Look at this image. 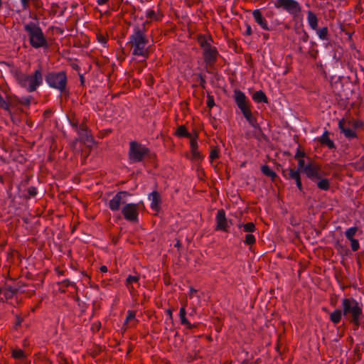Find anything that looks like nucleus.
Here are the masks:
<instances>
[{"label":"nucleus","mask_w":364,"mask_h":364,"mask_svg":"<svg viewBox=\"0 0 364 364\" xmlns=\"http://www.w3.org/2000/svg\"><path fill=\"white\" fill-rule=\"evenodd\" d=\"M343 314L350 317V322L355 326L360 325V318L362 315V308L356 300L353 298H346L342 300Z\"/></svg>","instance_id":"nucleus-3"},{"label":"nucleus","mask_w":364,"mask_h":364,"mask_svg":"<svg viewBox=\"0 0 364 364\" xmlns=\"http://www.w3.org/2000/svg\"><path fill=\"white\" fill-rule=\"evenodd\" d=\"M97 40L99 42H100L103 44H105L107 43V38L102 34L97 35Z\"/></svg>","instance_id":"nucleus-47"},{"label":"nucleus","mask_w":364,"mask_h":364,"mask_svg":"<svg viewBox=\"0 0 364 364\" xmlns=\"http://www.w3.org/2000/svg\"><path fill=\"white\" fill-rule=\"evenodd\" d=\"M306 165L305 164V161L303 159H299L298 161V170H301L303 172L305 171V168Z\"/></svg>","instance_id":"nucleus-38"},{"label":"nucleus","mask_w":364,"mask_h":364,"mask_svg":"<svg viewBox=\"0 0 364 364\" xmlns=\"http://www.w3.org/2000/svg\"><path fill=\"white\" fill-rule=\"evenodd\" d=\"M176 135L180 137H187L191 139V134L188 132L185 126L181 125L180 126L176 131Z\"/></svg>","instance_id":"nucleus-26"},{"label":"nucleus","mask_w":364,"mask_h":364,"mask_svg":"<svg viewBox=\"0 0 364 364\" xmlns=\"http://www.w3.org/2000/svg\"><path fill=\"white\" fill-rule=\"evenodd\" d=\"M207 105L210 108H212L215 105L214 98L210 95H208Z\"/></svg>","instance_id":"nucleus-43"},{"label":"nucleus","mask_w":364,"mask_h":364,"mask_svg":"<svg viewBox=\"0 0 364 364\" xmlns=\"http://www.w3.org/2000/svg\"><path fill=\"white\" fill-rule=\"evenodd\" d=\"M317 34L319 38L322 40H328V29L327 27H323L317 30Z\"/></svg>","instance_id":"nucleus-28"},{"label":"nucleus","mask_w":364,"mask_h":364,"mask_svg":"<svg viewBox=\"0 0 364 364\" xmlns=\"http://www.w3.org/2000/svg\"><path fill=\"white\" fill-rule=\"evenodd\" d=\"M25 31L28 33L29 43L35 48L48 47L47 40L41 28L35 23L30 22L24 26Z\"/></svg>","instance_id":"nucleus-2"},{"label":"nucleus","mask_w":364,"mask_h":364,"mask_svg":"<svg viewBox=\"0 0 364 364\" xmlns=\"http://www.w3.org/2000/svg\"><path fill=\"white\" fill-rule=\"evenodd\" d=\"M18 83L29 92L36 90V87L42 82V73L40 70H36L33 75L19 73L16 75Z\"/></svg>","instance_id":"nucleus-4"},{"label":"nucleus","mask_w":364,"mask_h":364,"mask_svg":"<svg viewBox=\"0 0 364 364\" xmlns=\"http://www.w3.org/2000/svg\"><path fill=\"white\" fill-rule=\"evenodd\" d=\"M342 314L343 311L340 309L335 310L330 315L331 321L335 324L338 323L341 320Z\"/></svg>","instance_id":"nucleus-25"},{"label":"nucleus","mask_w":364,"mask_h":364,"mask_svg":"<svg viewBox=\"0 0 364 364\" xmlns=\"http://www.w3.org/2000/svg\"><path fill=\"white\" fill-rule=\"evenodd\" d=\"M317 186L318 188L327 191L330 188V183L328 179L323 178V179H319V181L317 183Z\"/></svg>","instance_id":"nucleus-27"},{"label":"nucleus","mask_w":364,"mask_h":364,"mask_svg":"<svg viewBox=\"0 0 364 364\" xmlns=\"http://www.w3.org/2000/svg\"><path fill=\"white\" fill-rule=\"evenodd\" d=\"M166 313L169 316V319L171 322H173V316H172V310L168 309L166 310Z\"/></svg>","instance_id":"nucleus-53"},{"label":"nucleus","mask_w":364,"mask_h":364,"mask_svg":"<svg viewBox=\"0 0 364 364\" xmlns=\"http://www.w3.org/2000/svg\"><path fill=\"white\" fill-rule=\"evenodd\" d=\"M138 281L139 277L129 275L127 279V285L129 287V284H131L132 282H137Z\"/></svg>","instance_id":"nucleus-39"},{"label":"nucleus","mask_w":364,"mask_h":364,"mask_svg":"<svg viewBox=\"0 0 364 364\" xmlns=\"http://www.w3.org/2000/svg\"><path fill=\"white\" fill-rule=\"evenodd\" d=\"M100 271L102 272H107V267L105 265L101 266Z\"/></svg>","instance_id":"nucleus-57"},{"label":"nucleus","mask_w":364,"mask_h":364,"mask_svg":"<svg viewBox=\"0 0 364 364\" xmlns=\"http://www.w3.org/2000/svg\"><path fill=\"white\" fill-rule=\"evenodd\" d=\"M252 99L256 102H258V103H260V102L267 103L268 102V99H267L265 93L262 90L255 92L252 95Z\"/></svg>","instance_id":"nucleus-22"},{"label":"nucleus","mask_w":364,"mask_h":364,"mask_svg":"<svg viewBox=\"0 0 364 364\" xmlns=\"http://www.w3.org/2000/svg\"><path fill=\"white\" fill-rule=\"evenodd\" d=\"M130 196V193L127 191L118 192L114 198L109 201V207L112 211H117L119 210L120 205L126 203L125 198Z\"/></svg>","instance_id":"nucleus-11"},{"label":"nucleus","mask_w":364,"mask_h":364,"mask_svg":"<svg viewBox=\"0 0 364 364\" xmlns=\"http://www.w3.org/2000/svg\"><path fill=\"white\" fill-rule=\"evenodd\" d=\"M245 242L248 245H252L255 242V237L252 234H247L245 236Z\"/></svg>","instance_id":"nucleus-35"},{"label":"nucleus","mask_w":364,"mask_h":364,"mask_svg":"<svg viewBox=\"0 0 364 364\" xmlns=\"http://www.w3.org/2000/svg\"><path fill=\"white\" fill-rule=\"evenodd\" d=\"M245 118L247 119V121L249 122V124L255 128V135L259 134L262 133V129L259 125V124L257 122L256 118L253 116L252 111L250 110L247 113L243 115Z\"/></svg>","instance_id":"nucleus-17"},{"label":"nucleus","mask_w":364,"mask_h":364,"mask_svg":"<svg viewBox=\"0 0 364 364\" xmlns=\"http://www.w3.org/2000/svg\"><path fill=\"white\" fill-rule=\"evenodd\" d=\"M80 132H87V126L84 124H80Z\"/></svg>","instance_id":"nucleus-54"},{"label":"nucleus","mask_w":364,"mask_h":364,"mask_svg":"<svg viewBox=\"0 0 364 364\" xmlns=\"http://www.w3.org/2000/svg\"><path fill=\"white\" fill-rule=\"evenodd\" d=\"M80 138L84 142H93V138L87 132H80Z\"/></svg>","instance_id":"nucleus-32"},{"label":"nucleus","mask_w":364,"mask_h":364,"mask_svg":"<svg viewBox=\"0 0 364 364\" xmlns=\"http://www.w3.org/2000/svg\"><path fill=\"white\" fill-rule=\"evenodd\" d=\"M218 51L215 48H209L204 50V60L208 65H213L217 60Z\"/></svg>","instance_id":"nucleus-14"},{"label":"nucleus","mask_w":364,"mask_h":364,"mask_svg":"<svg viewBox=\"0 0 364 364\" xmlns=\"http://www.w3.org/2000/svg\"><path fill=\"white\" fill-rule=\"evenodd\" d=\"M216 230H223L225 232H228V220L225 216V212L223 209H220L218 211L216 215Z\"/></svg>","instance_id":"nucleus-12"},{"label":"nucleus","mask_w":364,"mask_h":364,"mask_svg":"<svg viewBox=\"0 0 364 364\" xmlns=\"http://www.w3.org/2000/svg\"><path fill=\"white\" fill-rule=\"evenodd\" d=\"M149 21H145L142 23L141 26H135L134 27V32L130 36L129 41L127 43L132 48V54L134 55H140L144 58L149 56V50L147 45L149 39L146 35V25Z\"/></svg>","instance_id":"nucleus-1"},{"label":"nucleus","mask_w":364,"mask_h":364,"mask_svg":"<svg viewBox=\"0 0 364 364\" xmlns=\"http://www.w3.org/2000/svg\"><path fill=\"white\" fill-rule=\"evenodd\" d=\"M357 231H358L357 227H353V228H348L346 231L345 235L348 240L354 239L353 236L355 235Z\"/></svg>","instance_id":"nucleus-31"},{"label":"nucleus","mask_w":364,"mask_h":364,"mask_svg":"<svg viewBox=\"0 0 364 364\" xmlns=\"http://www.w3.org/2000/svg\"><path fill=\"white\" fill-rule=\"evenodd\" d=\"M23 6V9L26 10L29 8L31 0H21Z\"/></svg>","instance_id":"nucleus-48"},{"label":"nucleus","mask_w":364,"mask_h":364,"mask_svg":"<svg viewBox=\"0 0 364 364\" xmlns=\"http://www.w3.org/2000/svg\"><path fill=\"white\" fill-rule=\"evenodd\" d=\"M351 242V249L353 251H357L360 246H359V242L357 240L355 239H351V240H349Z\"/></svg>","instance_id":"nucleus-37"},{"label":"nucleus","mask_w":364,"mask_h":364,"mask_svg":"<svg viewBox=\"0 0 364 364\" xmlns=\"http://www.w3.org/2000/svg\"><path fill=\"white\" fill-rule=\"evenodd\" d=\"M196 291H197L196 289H195L193 288H191L190 294H189L190 297H192L193 294L196 293Z\"/></svg>","instance_id":"nucleus-56"},{"label":"nucleus","mask_w":364,"mask_h":364,"mask_svg":"<svg viewBox=\"0 0 364 364\" xmlns=\"http://www.w3.org/2000/svg\"><path fill=\"white\" fill-rule=\"evenodd\" d=\"M318 141L322 145L326 146L330 149L336 148L334 142L329 138V133L328 131L324 132Z\"/></svg>","instance_id":"nucleus-20"},{"label":"nucleus","mask_w":364,"mask_h":364,"mask_svg":"<svg viewBox=\"0 0 364 364\" xmlns=\"http://www.w3.org/2000/svg\"><path fill=\"white\" fill-rule=\"evenodd\" d=\"M231 363H232L231 361L227 360V361L224 362L223 364H231Z\"/></svg>","instance_id":"nucleus-63"},{"label":"nucleus","mask_w":364,"mask_h":364,"mask_svg":"<svg viewBox=\"0 0 364 364\" xmlns=\"http://www.w3.org/2000/svg\"><path fill=\"white\" fill-rule=\"evenodd\" d=\"M12 355L14 358L22 359L25 357V353L22 350H13Z\"/></svg>","instance_id":"nucleus-34"},{"label":"nucleus","mask_w":364,"mask_h":364,"mask_svg":"<svg viewBox=\"0 0 364 364\" xmlns=\"http://www.w3.org/2000/svg\"><path fill=\"white\" fill-rule=\"evenodd\" d=\"M149 198L151 200V208L153 210H159L161 202L160 194L157 191H153L149 194Z\"/></svg>","instance_id":"nucleus-19"},{"label":"nucleus","mask_w":364,"mask_h":364,"mask_svg":"<svg viewBox=\"0 0 364 364\" xmlns=\"http://www.w3.org/2000/svg\"><path fill=\"white\" fill-rule=\"evenodd\" d=\"M198 137V134H196L195 138L191 139V151L192 154V160L198 161H201L203 157L200 152L198 151V142L196 138Z\"/></svg>","instance_id":"nucleus-15"},{"label":"nucleus","mask_w":364,"mask_h":364,"mask_svg":"<svg viewBox=\"0 0 364 364\" xmlns=\"http://www.w3.org/2000/svg\"><path fill=\"white\" fill-rule=\"evenodd\" d=\"M135 318V313L132 311H128V315L127 316V318L125 320V324L127 323L129 321L134 319Z\"/></svg>","instance_id":"nucleus-44"},{"label":"nucleus","mask_w":364,"mask_h":364,"mask_svg":"<svg viewBox=\"0 0 364 364\" xmlns=\"http://www.w3.org/2000/svg\"><path fill=\"white\" fill-rule=\"evenodd\" d=\"M186 311L185 308L181 307L180 309V313H179L181 324L188 323V320L186 317Z\"/></svg>","instance_id":"nucleus-33"},{"label":"nucleus","mask_w":364,"mask_h":364,"mask_svg":"<svg viewBox=\"0 0 364 364\" xmlns=\"http://www.w3.org/2000/svg\"><path fill=\"white\" fill-rule=\"evenodd\" d=\"M262 173L265 175L266 176H268L272 178V180L274 181L275 178L277 177V175L274 171H273L267 165H263L261 167Z\"/></svg>","instance_id":"nucleus-24"},{"label":"nucleus","mask_w":364,"mask_h":364,"mask_svg":"<svg viewBox=\"0 0 364 364\" xmlns=\"http://www.w3.org/2000/svg\"><path fill=\"white\" fill-rule=\"evenodd\" d=\"M109 0H97V2L99 5H103L108 2Z\"/></svg>","instance_id":"nucleus-55"},{"label":"nucleus","mask_w":364,"mask_h":364,"mask_svg":"<svg viewBox=\"0 0 364 364\" xmlns=\"http://www.w3.org/2000/svg\"><path fill=\"white\" fill-rule=\"evenodd\" d=\"M21 323V320H20L19 318L18 319V322H17V325H20Z\"/></svg>","instance_id":"nucleus-64"},{"label":"nucleus","mask_w":364,"mask_h":364,"mask_svg":"<svg viewBox=\"0 0 364 364\" xmlns=\"http://www.w3.org/2000/svg\"><path fill=\"white\" fill-rule=\"evenodd\" d=\"M304 173L309 178L314 181L322 178V171L320 166L314 162H310L306 164L305 171Z\"/></svg>","instance_id":"nucleus-9"},{"label":"nucleus","mask_w":364,"mask_h":364,"mask_svg":"<svg viewBox=\"0 0 364 364\" xmlns=\"http://www.w3.org/2000/svg\"><path fill=\"white\" fill-rule=\"evenodd\" d=\"M274 4L277 9H282L295 16L301 11L299 4L295 0H276Z\"/></svg>","instance_id":"nucleus-7"},{"label":"nucleus","mask_w":364,"mask_h":364,"mask_svg":"<svg viewBox=\"0 0 364 364\" xmlns=\"http://www.w3.org/2000/svg\"><path fill=\"white\" fill-rule=\"evenodd\" d=\"M307 20H308L310 27L313 30H316L317 27H318V18H317L316 14L314 12H312L311 11H308Z\"/></svg>","instance_id":"nucleus-21"},{"label":"nucleus","mask_w":364,"mask_h":364,"mask_svg":"<svg viewBox=\"0 0 364 364\" xmlns=\"http://www.w3.org/2000/svg\"><path fill=\"white\" fill-rule=\"evenodd\" d=\"M71 125L76 129L77 128V122H71Z\"/></svg>","instance_id":"nucleus-60"},{"label":"nucleus","mask_w":364,"mask_h":364,"mask_svg":"<svg viewBox=\"0 0 364 364\" xmlns=\"http://www.w3.org/2000/svg\"><path fill=\"white\" fill-rule=\"evenodd\" d=\"M252 33V28L250 25L247 24V30L245 34L247 36H250Z\"/></svg>","instance_id":"nucleus-51"},{"label":"nucleus","mask_w":364,"mask_h":364,"mask_svg":"<svg viewBox=\"0 0 364 364\" xmlns=\"http://www.w3.org/2000/svg\"><path fill=\"white\" fill-rule=\"evenodd\" d=\"M73 68L74 69H76V70H77V69H78V65H76V64H74V65H73Z\"/></svg>","instance_id":"nucleus-62"},{"label":"nucleus","mask_w":364,"mask_h":364,"mask_svg":"<svg viewBox=\"0 0 364 364\" xmlns=\"http://www.w3.org/2000/svg\"><path fill=\"white\" fill-rule=\"evenodd\" d=\"M219 157V152L218 150L215 149L211 150L210 154V159L211 161H213L215 159H218Z\"/></svg>","instance_id":"nucleus-40"},{"label":"nucleus","mask_w":364,"mask_h":364,"mask_svg":"<svg viewBox=\"0 0 364 364\" xmlns=\"http://www.w3.org/2000/svg\"><path fill=\"white\" fill-rule=\"evenodd\" d=\"M304 156H305V153L304 151H301L299 149H298L294 158L296 159H299L303 158Z\"/></svg>","instance_id":"nucleus-45"},{"label":"nucleus","mask_w":364,"mask_h":364,"mask_svg":"<svg viewBox=\"0 0 364 364\" xmlns=\"http://www.w3.org/2000/svg\"><path fill=\"white\" fill-rule=\"evenodd\" d=\"M62 284L65 287H69V286L75 287V284L72 282H70L68 279H66V280H64L63 282H62Z\"/></svg>","instance_id":"nucleus-50"},{"label":"nucleus","mask_w":364,"mask_h":364,"mask_svg":"<svg viewBox=\"0 0 364 364\" xmlns=\"http://www.w3.org/2000/svg\"><path fill=\"white\" fill-rule=\"evenodd\" d=\"M286 171H283L284 176L288 178L294 180L296 184L297 188L300 191H303V186L301 181L300 172L299 170H295L294 168H289L288 170V176L285 174Z\"/></svg>","instance_id":"nucleus-13"},{"label":"nucleus","mask_w":364,"mask_h":364,"mask_svg":"<svg viewBox=\"0 0 364 364\" xmlns=\"http://www.w3.org/2000/svg\"><path fill=\"white\" fill-rule=\"evenodd\" d=\"M139 205L136 203L126 204L122 209V213L124 218L130 222H136L139 215Z\"/></svg>","instance_id":"nucleus-8"},{"label":"nucleus","mask_w":364,"mask_h":364,"mask_svg":"<svg viewBox=\"0 0 364 364\" xmlns=\"http://www.w3.org/2000/svg\"><path fill=\"white\" fill-rule=\"evenodd\" d=\"M183 325H186L187 328L189 329H191L195 326V325L191 324L188 321V323H183Z\"/></svg>","instance_id":"nucleus-59"},{"label":"nucleus","mask_w":364,"mask_h":364,"mask_svg":"<svg viewBox=\"0 0 364 364\" xmlns=\"http://www.w3.org/2000/svg\"><path fill=\"white\" fill-rule=\"evenodd\" d=\"M58 357L59 364H72L68 361V360L64 356V355L62 353H60Z\"/></svg>","instance_id":"nucleus-36"},{"label":"nucleus","mask_w":364,"mask_h":364,"mask_svg":"<svg viewBox=\"0 0 364 364\" xmlns=\"http://www.w3.org/2000/svg\"><path fill=\"white\" fill-rule=\"evenodd\" d=\"M263 38L264 39H268L269 38V34L268 33H263Z\"/></svg>","instance_id":"nucleus-61"},{"label":"nucleus","mask_w":364,"mask_h":364,"mask_svg":"<svg viewBox=\"0 0 364 364\" xmlns=\"http://www.w3.org/2000/svg\"><path fill=\"white\" fill-rule=\"evenodd\" d=\"M234 97L236 105L243 115L251 110L249 102L244 92L239 90H235Z\"/></svg>","instance_id":"nucleus-10"},{"label":"nucleus","mask_w":364,"mask_h":364,"mask_svg":"<svg viewBox=\"0 0 364 364\" xmlns=\"http://www.w3.org/2000/svg\"><path fill=\"white\" fill-rule=\"evenodd\" d=\"M149 149L136 141L130 142L129 158L131 161L136 163L141 161L149 153Z\"/></svg>","instance_id":"nucleus-6"},{"label":"nucleus","mask_w":364,"mask_h":364,"mask_svg":"<svg viewBox=\"0 0 364 364\" xmlns=\"http://www.w3.org/2000/svg\"><path fill=\"white\" fill-rule=\"evenodd\" d=\"M146 17L149 18H154L156 17L155 11L154 10L147 11Z\"/></svg>","instance_id":"nucleus-49"},{"label":"nucleus","mask_w":364,"mask_h":364,"mask_svg":"<svg viewBox=\"0 0 364 364\" xmlns=\"http://www.w3.org/2000/svg\"><path fill=\"white\" fill-rule=\"evenodd\" d=\"M198 41L204 50L211 47L210 43L203 36H200L198 37Z\"/></svg>","instance_id":"nucleus-29"},{"label":"nucleus","mask_w":364,"mask_h":364,"mask_svg":"<svg viewBox=\"0 0 364 364\" xmlns=\"http://www.w3.org/2000/svg\"><path fill=\"white\" fill-rule=\"evenodd\" d=\"M200 85L204 87H205V84L206 82L205 78L202 76V75H200Z\"/></svg>","instance_id":"nucleus-52"},{"label":"nucleus","mask_w":364,"mask_h":364,"mask_svg":"<svg viewBox=\"0 0 364 364\" xmlns=\"http://www.w3.org/2000/svg\"><path fill=\"white\" fill-rule=\"evenodd\" d=\"M252 16L255 22L261 26L265 31H270L271 28L268 26L267 23L264 17L263 16L259 9H255L252 11Z\"/></svg>","instance_id":"nucleus-16"},{"label":"nucleus","mask_w":364,"mask_h":364,"mask_svg":"<svg viewBox=\"0 0 364 364\" xmlns=\"http://www.w3.org/2000/svg\"><path fill=\"white\" fill-rule=\"evenodd\" d=\"M17 289L9 287L4 289H0V294H3L5 299H9L12 298L17 293Z\"/></svg>","instance_id":"nucleus-23"},{"label":"nucleus","mask_w":364,"mask_h":364,"mask_svg":"<svg viewBox=\"0 0 364 364\" xmlns=\"http://www.w3.org/2000/svg\"><path fill=\"white\" fill-rule=\"evenodd\" d=\"M175 247L177 248H180L181 247V244L179 240H176V243L175 244Z\"/></svg>","instance_id":"nucleus-58"},{"label":"nucleus","mask_w":364,"mask_h":364,"mask_svg":"<svg viewBox=\"0 0 364 364\" xmlns=\"http://www.w3.org/2000/svg\"><path fill=\"white\" fill-rule=\"evenodd\" d=\"M48 84L63 92L66 87L67 77L64 72L50 73L46 77Z\"/></svg>","instance_id":"nucleus-5"},{"label":"nucleus","mask_w":364,"mask_h":364,"mask_svg":"<svg viewBox=\"0 0 364 364\" xmlns=\"http://www.w3.org/2000/svg\"><path fill=\"white\" fill-rule=\"evenodd\" d=\"M345 124L344 119H341L338 122V127L345 136L349 139L357 137L356 133L351 129L346 127Z\"/></svg>","instance_id":"nucleus-18"},{"label":"nucleus","mask_w":364,"mask_h":364,"mask_svg":"<svg viewBox=\"0 0 364 364\" xmlns=\"http://www.w3.org/2000/svg\"><path fill=\"white\" fill-rule=\"evenodd\" d=\"M309 35L308 33L304 31L302 36L300 37V40L302 41L304 43H306L309 40Z\"/></svg>","instance_id":"nucleus-46"},{"label":"nucleus","mask_w":364,"mask_h":364,"mask_svg":"<svg viewBox=\"0 0 364 364\" xmlns=\"http://www.w3.org/2000/svg\"><path fill=\"white\" fill-rule=\"evenodd\" d=\"M18 102L21 105L29 106L31 104V97H23L18 100Z\"/></svg>","instance_id":"nucleus-42"},{"label":"nucleus","mask_w":364,"mask_h":364,"mask_svg":"<svg viewBox=\"0 0 364 364\" xmlns=\"http://www.w3.org/2000/svg\"><path fill=\"white\" fill-rule=\"evenodd\" d=\"M243 227L244 231L246 232H253L256 230L255 225L253 223H247L245 225H239L238 227L240 228Z\"/></svg>","instance_id":"nucleus-30"},{"label":"nucleus","mask_w":364,"mask_h":364,"mask_svg":"<svg viewBox=\"0 0 364 364\" xmlns=\"http://www.w3.org/2000/svg\"><path fill=\"white\" fill-rule=\"evenodd\" d=\"M28 193L30 197H35L37 195L36 188L31 186L28 188Z\"/></svg>","instance_id":"nucleus-41"}]
</instances>
